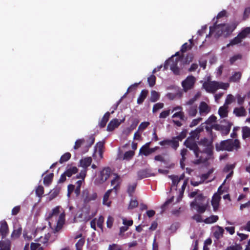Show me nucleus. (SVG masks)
<instances>
[{"mask_svg":"<svg viewBox=\"0 0 250 250\" xmlns=\"http://www.w3.org/2000/svg\"><path fill=\"white\" fill-rule=\"evenodd\" d=\"M172 118H179L180 120L185 121L187 120V117H185L184 113L182 111L175 112L172 115Z\"/></svg>","mask_w":250,"mask_h":250,"instance_id":"nucleus-37","label":"nucleus"},{"mask_svg":"<svg viewBox=\"0 0 250 250\" xmlns=\"http://www.w3.org/2000/svg\"><path fill=\"white\" fill-rule=\"evenodd\" d=\"M60 209H62L60 206L55 207L51 212L48 213L46 219L48 221H51L54 217H57L60 213Z\"/></svg>","mask_w":250,"mask_h":250,"instance_id":"nucleus-16","label":"nucleus"},{"mask_svg":"<svg viewBox=\"0 0 250 250\" xmlns=\"http://www.w3.org/2000/svg\"><path fill=\"white\" fill-rule=\"evenodd\" d=\"M78 172V169L76 167H71L67 168L64 171L65 174L68 177H71L73 174L77 173Z\"/></svg>","mask_w":250,"mask_h":250,"instance_id":"nucleus-27","label":"nucleus"},{"mask_svg":"<svg viewBox=\"0 0 250 250\" xmlns=\"http://www.w3.org/2000/svg\"><path fill=\"white\" fill-rule=\"evenodd\" d=\"M190 206L198 213H204L209 207V202L202 193H199L190 203Z\"/></svg>","mask_w":250,"mask_h":250,"instance_id":"nucleus-3","label":"nucleus"},{"mask_svg":"<svg viewBox=\"0 0 250 250\" xmlns=\"http://www.w3.org/2000/svg\"><path fill=\"white\" fill-rule=\"evenodd\" d=\"M168 177L172 180V186L177 187L180 180L178 179V176L175 175H169Z\"/></svg>","mask_w":250,"mask_h":250,"instance_id":"nucleus-46","label":"nucleus"},{"mask_svg":"<svg viewBox=\"0 0 250 250\" xmlns=\"http://www.w3.org/2000/svg\"><path fill=\"white\" fill-rule=\"evenodd\" d=\"M149 125V123L148 122H144L139 125L138 127V129L141 130H143L145 129Z\"/></svg>","mask_w":250,"mask_h":250,"instance_id":"nucleus-64","label":"nucleus"},{"mask_svg":"<svg viewBox=\"0 0 250 250\" xmlns=\"http://www.w3.org/2000/svg\"><path fill=\"white\" fill-rule=\"evenodd\" d=\"M60 192V189L56 188L52 190L49 194V199L51 201L56 197Z\"/></svg>","mask_w":250,"mask_h":250,"instance_id":"nucleus-42","label":"nucleus"},{"mask_svg":"<svg viewBox=\"0 0 250 250\" xmlns=\"http://www.w3.org/2000/svg\"><path fill=\"white\" fill-rule=\"evenodd\" d=\"M135 155L134 150H129L125 152L123 155L121 154L118 155V158L122 160L130 161Z\"/></svg>","mask_w":250,"mask_h":250,"instance_id":"nucleus-15","label":"nucleus"},{"mask_svg":"<svg viewBox=\"0 0 250 250\" xmlns=\"http://www.w3.org/2000/svg\"><path fill=\"white\" fill-rule=\"evenodd\" d=\"M114 175L115 176V177L112 179L111 181V185L113 186L114 185H116L118 182H120V177L118 174L114 173Z\"/></svg>","mask_w":250,"mask_h":250,"instance_id":"nucleus-61","label":"nucleus"},{"mask_svg":"<svg viewBox=\"0 0 250 250\" xmlns=\"http://www.w3.org/2000/svg\"><path fill=\"white\" fill-rule=\"evenodd\" d=\"M110 113L109 112H106L103 117L102 120L99 123V125L101 128L104 127L109 120Z\"/></svg>","mask_w":250,"mask_h":250,"instance_id":"nucleus-24","label":"nucleus"},{"mask_svg":"<svg viewBox=\"0 0 250 250\" xmlns=\"http://www.w3.org/2000/svg\"><path fill=\"white\" fill-rule=\"evenodd\" d=\"M191 48L192 45L191 44H188L187 42H186L182 45L180 51L182 53H185L188 50L191 49Z\"/></svg>","mask_w":250,"mask_h":250,"instance_id":"nucleus-51","label":"nucleus"},{"mask_svg":"<svg viewBox=\"0 0 250 250\" xmlns=\"http://www.w3.org/2000/svg\"><path fill=\"white\" fill-rule=\"evenodd\" d=\"M184 144L190 150H193L196 158H197V159H199L200 156H201L200 148L194 140L190 139L188 137L185 140Z\"/></svg>","mask_w":250,"mask_h":250,"instance_id":"nucleus-7","label":"nucleus"},{"mask_svg":"<svg viewBox=\"0 0 250 250\" xmlns=\"http://www.w3.org/2000/svg\"><path fill=\"white\" fill-rule=\"evenodd\" d=\"M196 82V78L192 75L188 76L185 80L182 82V86L185 92L193 88Z\"/></svg>","mask_w":250,"mask_h":250,"instance_id":"nucleus-9","label":"nucleus"},{"mask_svg":"<svg viewBox=\"0 0 250 250\" xmlns=\"http://www.w3.org/2000/svg\"><path fill=\"white\" fill-rule=\"evenodd\" d=\"M218 230H216L214 233L213 235L215 238L217 239H219L222 237L223 235L224 230L223 228L221 227L218 226Z\"/></svg>","mask_w":250,"mask_h":250,"instance_id":"nucleus-36","label":"nucleus"},{"mask_svg":"<svg viewBox=\"0 0 250 250\" xmlns=\"http://www.w3.org/2000/svg\"><path fill=\"white\" fill-rule=\"evenodd\" d=\"M82 198L84 204H87L91 201L96 199L97 198V194L95 192H93L92 194H90L88 189L83 190L82 194Z\"/></svg>","mask_w":250,"mask_h":250,"instance_id":"nucleus-10","label":"nucleus"},{"mask_svg":"<svg viewBox=\"0 0 250 250\" xmlns=\"http://www.w3.org/2000/svg\"><path fill=\"white\" fill-rule=\"evenodd\" d=\"M233 113L238 117H244L247 115V111L242 106L235 107L233 109Z\"/></svg>","mask_w":250,"mask_h":250,"instance_id":"nucleus-17","label":"nucleus"},{"mask_svg":"<svg viewBox=\"0 0 250 250\" xmlns=\"http://www.w3.org/2000/svg\"><path fill=\"white\" fill-rule=\"evenodd\" d=\"M198 144L199 146L204 147L202 150L200 149V155L199 159H197L196 164L206 163L213 155V141L209 140L207 138L201 139Z\"/></svg>","mask_w":250,"mask_h":250,"instance_id":"nucleus-2","label":"nucleus"},{"mask_svg":"<svg viewBox=\"0 0 250 250\" xmlns=\"http://www.w3.org/2000/svg\"><path fill=\"white\" fill-rule=\"evenodd\" d=\"M85 243L84 238H80L76 244V250H82L83 246Z\"/></svg>","mask_w":250,"mask_h":250,"instance_id":"nucleus-45","label":"nucleus"},{"mask_svg":"<svg viewBox=\"0 0 250 250\" xmlns=\"http://www.w3.org/2000/svg\"><path fill=\"white\" fill-rule=\"evenodd\" d=\"M213 172V169H209L206 173H204L201 175V178L203 182L206 180L208 179L211 174Z\"/></svg>","mask_w":250,"mask_h":250,"instance_id":"nucleus-53","label":"nucleus"},{"mask_svg":"<svg viewBox=\"0 0 250 250\" xmlns=\"http://www.w3.org/2000/svg\"><path fill=\"white\" fill-rule=\"evenodd\" d=\"M133 221L132 219L127 220L125 218H123V224L126 227L131 226L133 225Z\"/></svg>","mask_w":250,"mask_h":250,"instance_id":"nucleus-58","label":"nucleus"},{"mask_svg":"<svg viewBox=\"0 0 250 250\" xmlns=\"http://www.w3.org/2000/svg\"><path fill=\"white\" fill-rule=\"evenodd\" d=\"M187 183H188L187 180H185L184 182V183L182 186V188H181V191L180 195L179 196V197L177 199V202H178L179 201V200H180L182 198L183 192L186 188Z\"/></svg>","mask_w":250,"mask_h":250,"instance_id":"nucleus-56","label":"nucleus"},{"mask_svg":"<svg viewBox=\"0 0 250 250\" xmlns=\"http://www.w3.org/2000/svg\"><path fill=\"white\" fill-rule=\"evenodd\" d=\"M237 26L235 22L230 23L217 24L216 21L212 27H209V34L215 32V37L218 38L223 36L225 38L229 37Z\"/></svg>","mask_w":250,"mask_h":250,"instance_id":"nucleus-1","label":"nucleus"},{"mask_svg":"<svg viewBox=\"0 0 250 250\" xmlns=\"http://www.w3.org/2000/svg\"><path fill=\"white\" fill-rule=\"evenodd\" d=\"M242 58L241 54H236L231 57L229 59L230 64H233L237 60H240Z\"/></svg>","mask_w":250,"mask_h":250,"instance_id":"nucleus-52","label":"nucleus"},{"mask_svg":"<svg viewBox=\"0 0 250 250\" xmlns=\"http://www.w3.org/2000/svg\"><path fill=\"white\" fill-rule=\"evenodd\" d=\"M71 155L69 152H66L62 155L60 160L59 163L60 164H62L67 161H68L71 158Z\"/></svg>","mask_w":250,"mask_h":250,"instance_id":"nucleus-41","label":"nucleus"},{"mask_svg":"<svg viewBox=\"0 0 250 250\" xmlns=\"http://www.w3.org/2000/svg\"><path fill=\"white\" fill-rule=\"evenodd\" d=\"M240 147V142L238 139H228L215 144L216 150L218 151L221 150L231 151L233 149L238 150Z\"/></svg>","mask_w":250,"mask_h":250,"instance_id":"nucleus-4","label":"nucleus"},{"mask_svg":"<svg viewBox=\"0 0 250 250\" xmlns=\"http://www.w3.org/2000/svg\"><path fill=\"white\" fill-rule=\"evenodd\" d=\"M104 222V217L103 216H100L97 221V226L102 229H103Z\"/></svg>","mask_w":250,"mask_h":250,"instance_id":"nucleus-63","label":"nucleus"},{"mask_svg":"<svg viewBox=\"0 0 250 250\" xmlns=\"http://www.w3.org/2000/svg\"><path fill=\"white\" fill-rule=\"evenodd\" d=\"M22 228L21 227H19L17 229H14L12 234L11 236L13 238H18L20 237V236L21 234Z\"/></svg>","mask_w":250,"mask_h":250,"instance_id":"nucleus-48","label":"nucleus"},{"mask_svg":"<svg viewBox=\"0 0 250 250\" xmlns=\"http://www.w3.org/2000/svg\"><path fill=\"white\" fill-rule=\"evenodd\" d=\"M151 142L146 143L145 145L143 146L140 149V153L143 154L144 155L147 156L150 154L149 146Z\"/></svg>","mask_w":250,"mask_h":250,"instance_id":"nucleus-21","label":"nucleus"},{"mask_svg":"<svg viewBox=\"0 0 250 250\" xmlns=\"http://www.w3.org/2000/svg\"><path fill=\"white\" fill-rule=\"evenodd\" d=\"M137 183H134L133 185H129L127 187V192L130 197H132L135 192Z\"/></svg>","mask_w":250,"mask_h":250,"instance_id":"nucleus-39","label":"nucleus"},{"mask_svg":"<svg viewBox=\"0 0 250 250\" xmlns=\"http://www.w3.org/2000/svg\"><path fill=\"white\" fill-rule=\"evenodd\" d=\"M138 206V202L136 200H131L130 202L128 208L133 209Z\"/></svg>","mask_w":250,"mask_h":250,"instance_id":"nucleus-59","label":"nucleus"},{"mask_svg":"<svg viewBox=\"0 0 250 250\" xmlns=\"http://www.w3.org/2000/svg\"><path fill=\"white\" fill-rule=\"evenodd\" d=\"M112 191V189H108L104 194L103 197V204L107 206H110L111 202H108L109 197Z\"/></svg>","mask_w":250,"mask_h":250,"instance_id":"nucleus-29","label":"nucleus"},{"mask_svg":"<svg viewBox=\"0 0 250 250\" xmlns=\"http://www.w3.org/2000/svg\"><path fill=\"white\" fill-rule=\"evenodd\" d=\"M248 33L249 32L245 30L244 28L238 34L236 37L230 41L229 43L227 45V46L229 47L241 43L243 40L247 37Z\"/></svg>","mask_w":250,"mask_h":250,"instance_id":"nucleus-8","label":"nucleus"},{"mask_svg":"<svg viewBox=\"0 0 250 250\" xmlns=\"http://www.w3.org/2000/svg\"><path fill=\"white\" fill-rule=\"evenodd\" d=\"M188 130L186 129H184L182 130V131L180 133V134L176 137H174V139H177L179 141H182L184 139H185L187 135Z\"/></svg>","mask_w":250,"mask_h":250,"instance_id":"nucleus-43","label":"nucleus"},{"mask_svg":"<svg viewBox=\"0 0 250 250\" xmlns=\"http://www.w3.org/2000/svg\"><path fill=\"white\" fill-rule=\"evenodd\" d=\"M235 98L232 94H229L227 95L224 104L228 106L229 104L235 102Z\"/></svg>","mask_w":250,"mask_h":250,"instance_id":"nucleus-40","label":"nucleus"},{"mask_svg":"<svg viewBox=\"0 0 250 250\" xmlns=\"http://www.w3.org/2000/svg\"><path fill=\"white\" fill-rule=\"evenodd\" d=\"M179 141L177 139H174V137L170 140V146L172 148L176 150L179 146Z\"/></svg>","mask_w":250,"mask_h":250,"instance_id":"nucleus-38","label":"nucleus"},{"mask_svg":"<svg viewBox=\"0 0 250 250\" xmlns=\"http://www.w3.org/2000/svg\"><path fill=\"white\" fill-rule=\"evenodd\" d=\"M0 250H11V242L9 240L0 241Z\"/></svg>","mask_w":250,"mask_h":250,"instance_id":"nucleus-25","label":"nucleus"},{"mask_svg":"<svg viewBox=\"0 0 250 250\" xmlns=\"http://www.w3.org/2000/svg\"><path fill=\"white\" fill-rule=\"evenodd\" d=\"M160 98V94L159 93L155 91L152 90L151 91V96L150 97V101L153 103L156 102Z\"/></svg>","mask_w":250,"mask_h":250,"instance_id":"nucleus-33","label":"nucleus"},{"mask_svg":"<svg viewBox=\"0 0 250 250\" xmlns=\"http://www.w3.org/2000/svg\"><path fill=\"white\" fill-rule=\"evenodd\" d=\"M179 61V59L178 58H176L174 60V56H172L165 62L164 69L165 70H167L168 65H170V69L173 73L176 75H179L180 74V69L177 66V63Z\"/></svg>","mask_w":250,"mask_h":250,"instance_id":"nucleus-6","label":"nucleus"},{"mask_svg":"<svg viewBox=\"0 0 250 250\" xmlns=\"http://www.w3.org/2000/svg\"><path fill=\"white\" fill-rule=\"evenodd\" d=\"M120 124L118 119H114L112 120L108 124L107 130L108 131H113L115 128L117 127Z\"/></svg>","mask_w":250,"mask_h":250,"instance_id":"nucleus-19","label":"nucleus"},{"mask_svg":"<svg viewBox=\"0 0 250 250\" xmlns=\"http://www.w3.org/2000/svg\"><path fill=\"white\" fill-rule=\"evenodd\" d=\"M242 74L240 72H235L230 78V82H238L241 79Z\"/></svg>","mask_w":250,"mask_h":250,"instance_id":"nucleus-30","label":"nucleus"},{"mask_svg":"<svg viewBox=\"0 0 250 250\" xmlns=\"http://www.w3.org/2000/svg\"><path fill=\"white\" fill-rule=\"evenodd\" d=\"M236 98L238 104L241 106L243 105L245 101V96L242 97L241 95L237 94L236 96Z\"/></svg>","mask_w":250,"mask_h":250,"instance_id":"nucleus-55","label":"nucleus"},{"mask_svg":"<svg viewBox=\"0 0 250 250\" xmlns=\"http://www.w3.org/2000/svg\"><path fill=\"white\" fill-rule=\"evenodd\" d=\"M242 137L243 139H246L250 137V128L245 126L242 127Z\"/></svg>","mask_w":250,"mask_h":250,"instance_id":"nucleus-35","label":"nucleus"},{"mask_svg":"<svg viewBox=\"0 0 250 250\" xmlns=\"http://www.w3.org/2000/svg\"><path fill=\"white\" fill-rule=\"evenodd\" d=\"M201 213H197L194 214L192 216V219L194 220H195L197 222H204V220L202 218V216L200 215Z\"/></svg>","mask_w":250,"mask_h":250,"instance_id":"nucleus-60","label":"nucleus"},{"mask_svg":"<svg viewBox=\"0 0 250 250\" xmlns=\"http://www.w3.org/2000/svg\"><path fill=\"white\" fill-rule=\"evenodd\" d=\"M233 124L231 123H228L227 125H222L221 130V133L224 135H227L229 133L230 128Z\"/></svg>","mask_w":250,"mask_h":250,"instance_id":"nucleus-32","label":"nucleus"},{"mask_svg":"<svg viewBox=\"0 0 250 250\" xmlns=\"http://www.w3.org/2000/svg\"><path fill=\"white\" fill-rule=\"evenodd\" d=\"M164 107V104L162 103H158L154 104L152 109V112L153 113L156 112L158 110Z\"/></svg>","mask_w":250,"mask_h":250,"instance_id":"nucleus-54","label":"nucleus"},{"mask_svg":"<svg viewBox=\"0 0 250 250\" xmlns=\"http://www.w3.org/2000/svg\"><path fill=\"white\" fill-rule=\"evenodd\" d=\"M229 106L225 104L219 107L218 114L221 118H225L228 116Z\"/></svg>","mask_w":250,"mask_h":250,"instance_id":"nucleus-22","label":"nucleus"},{"mask_svg":"<svg viewBox=\"0 0 250 250\" xmlns=\"http://www.w3.org/2000/svg\"><path fill=\"white\" fill-rule=\"evenodd\" d=\"M188 115L190 117H194L197 112V107L194 106H190L187 110Z\"/></svg>","mask_w":250,"mask_h":250,"instance_id":"nucleus-44","label":"nucleus"},{"mask_svg":"<svg viewBox=\"0 0 250 250\" xmlns=\"http://www.w3.org/2000/svg\"><path fill=\"white\" fill-rule=\"evenodd\" d=\"M111 170L109 167L104 168L100 172L99 183L103 184L110 177Z\"/></svg>","mask_w":250,"mask_h":250,"instance_id":"nucleus-12","label":"nucleus"},{"mask_svg":"<svg viewBox=\"0 0 250 250\" xmlns=\"http://www.w3.org/2000/svg\"><path fill=\"white\" fill-rule=\"evenodd\" d=\"M220 199L221 197L217 194H214L212 197L211 204L214 211H216L218 208Z\"/></svg>","mask_w":250,"mask_h":250,"instance_id":"nucleus-20","label":"nucleus"},{"mask_svg":"<svg viewBox=\"0 0 250 250\" xmlns=\"http://www.w3.org/2000/svg\"><path fill=\"white\" fill-rule=\"evenodd\" d=\"M149 176L150 174L147 169H141L137 172V177L139 179H142Z\"/></svg>","mask_w":250,"mask_h":250,"instance_id":"nucleus-26","label":"nucleus"},{"mask_svg":"<svg viewBox=\"0 0 250 250\" xmlns=\"http://www.w3.org/2000/svg\"><path fill=\"white\" fill-rule=\"evenodd\" d=\"M44 193V188L42 186H39L36 189V194L39 198H42Z\"/></svg>","mask_w":250,"mask_h":250,"instance_id":"nucleus-49","label":"nucleus"},{"mask_svg":"<svg viewBox=\"0 0 250 250\" xmlns=\"http://www.w3.org/2000/svg\"><path fill=\"white\" fill-rule=\"evenodd\" d=\"M148 91L146 89H143L141 91L139 97L137 99V103L139 104H142L146 98Z\"/></svg>","mask_w":250,"mask_h":250,"instance_id":"nucleus-23","label":"nucleus"},{"mask_svg":"<svg viewBox=\"0 0 250 250\" xmlns=\"http://www.w3.org/2000/svg\"><path fill=\"white\" fill-rule=\"evenodd\" d=\"M218 219L219 218L218 216L212 215L210 217L204 220V222L206 224H212L216 222Z\"/></svg>","mask_w":250,"mask_h":250,"instance_id":"nucleus-34","label":"nucleus"},{"mask_svg":"<svg viewBox=\"0 0 250 250\" xmlns=\"http://www.w3.org/2000/svg\"><path fill=\"white\" fill-rule=\"evenodd\" d=\"M208 106L205 102H202L199 106V112L201 114L208 113L209 112Z\"/></svg>","mask_w":250,"mask_h":250,"instance_id":"nucleus-28","label":"nucleus"},{"mask_svg":"<svg viewBox=\"0 0 250 250\" xmlns=\"http://www.w3.org/2000/svg\"><path fill=\"white\" fill-rule=\"evenodd\" d=\"M156 77L152 74L147 78V82L150 87H153L156 83Z\"/></svg>","mask_w":250,"mask_h":250,"instance_id":"nucleus-47","label":"nucleus"},{"mask_svg":"<svg viewBox=\"0 0 250 250\" xmlns=\"http://www.w3.org/2000/svg\"><path fill=\"white\" fill-rule=\"evenodd\" d=\"M65 214L64 211L60 214L57 221V226L55 228L57 231L62 229L65 222Z\"/></svg>","mask_w":250,"mask_h":250,"instance_id":"nucleus-14","label":"nucleus"},{"mask_svg":"<svg viewBox=\"0 0 250 250\" xmlns=\"http://www.w3.org/2000/svg\"><path fill=\"white\" fill-rule=\"evenodd\" d=\"M9 232L8 226L5 221L0 223V235L2 239L5 238Z\"/></svg>","mask_w":250,"mask_h":250,"instance_id":"nucleus-13","label":"nucleus"},{"mask_svg":"<svg viewBox=\"0 0 250 250\" xmlns=\"http://www.w3.org/2000/svg\"><path fill=\"white\" fill-rule=\"evenodd\" d=\"M218 82L217 81H210L205 82L203 86L207 92L208 93H214L218 89Z\"/></svg>","mask_w":250,"mask_h":250,"instance_id":"nucleus-11","label":"nucleus"},{"mask_svg":"<svg viewBox=\"0 0 250 250\" xmlns=\"http://www.w3.org/2000/svg\"><path fill=\"white\" fill-rule=\"evenodd\" d=\"M174 200V196H172L170 198L167 199L164 204L162 206L161 208L163 210H164L166 209L167 207L170 204H171Z\"/></svg>","mask_w":250,"mask_h":250,"instance_id":"nucleus-57","label":"nucleus"},{"mask_svg":"<svg viewBox=\"0 0 250 250\" xmlns=\"http://www.w3.org/2000/svg\"><path fill=\"white\" fill-rule=\"evenodd\" d=\"M92 162V159L91 157H85L80 161V165L83 168L87 169V167L91 165Z\"/></svg>","mask_w":250,"mask_h":250,"instance_id":"nucleus-18","label":"nucleus"},{"mask_svg":"<svg viewBox=\"0 0 250 250\" xmlns=\"http://www.w3.org/2000/svg\"><path fill=\"white\" fill-rule=\"evenodd\" d=\"M54 177L53 173L46 175L43 178V184L45 186H48L52 182Z\"/></svg>","mask_w":250,"mask_h":250,"instance_id":"nucleus-31","label":"nucleus"},{"mask_svg":"<svg viewBox=\"0 0 250 250\" xmlns=\"http://www.w3.org/2000/svg\"><path fill=\"white\" fill-rule=\"evenodd\" d=\"M94 142L95 137L93 135L90 136L86 141L84 139H78L75 142L73 148L74 149H78L86 142V144L85 145L83 150V153H84L88 151L89 148L94 143Z\"/></svg>","mask_w":250,"mask_h":250,"instance_id":"nucleus-5","label":"nucleus"},{"mask_svg":"<svg viewBox=\"0 0 250 250\" xmlns=\"http://www.w3.org/2000/svg\"><path fill=\"white\" fill-rule=\"evenodd\" d=\"M107 250H122V246L117 244L113 243L109 245Z\"/></svg>","mask_w":250,"mask_h":250,"instance_id":"nucleus-50","label":"nucleus"},{"mask_svg":"<svg viewBox=\"0 0 250 250\" xmlns=\"http://www.w3.org/2000/svg\"><path fill=\"white\" fill-rule=\"evenodd\" d=\"M218 89L220 88L226 90L229 87V84L228 83L218 82Z\"/></svg>","mask_w":250,"mask_h":250,"instance_id":"nucleus-62","label":"nucleus"}]
</instances>
